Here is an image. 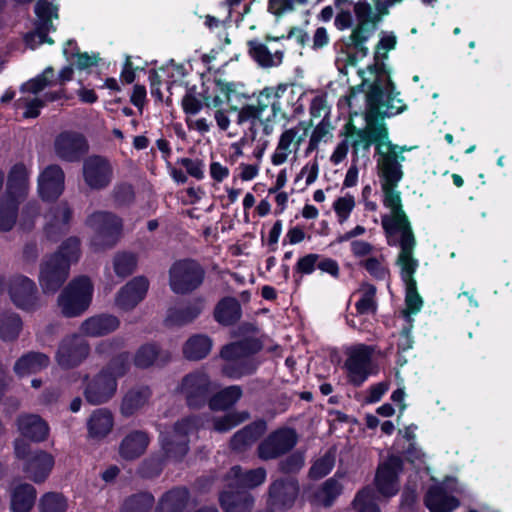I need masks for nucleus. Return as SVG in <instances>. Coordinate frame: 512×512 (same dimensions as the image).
Masks as SVG:
<instances>
[{
    "label": "nucleus",
    "mask_w": 512,
    "mask_h": 512,
    "mask_svg": "<svg viewBox=\"0 0 512 512\" xmlns=\"http://www.w3.org/2000/svg\"><path fill=\"white\" fill-rule=\"evenodd\" d=\"M90 345L79 334L64 337L58 346L56 361L64 369H70L80 365L89 355Z\"/></svg>",
    "instance_id": "obj_19"
},
{
    "label": "nucleus",
    "mask_w": 512,
    "mask_h": 512,
    "mask_svg": "<svg viewBox=\"0 0 512 512\" xmlns=\"http://www.w3.org/2000/svg\"><path fill=\"white\" fill-rule=\"evenodd\" d=\"M308 135V126L305 122L285 129L279 136L276 148L271 156V162L275 166L286 163L290 157L296 158L301 144Z\"/></svg>",
    "instance_id": "obj_16"
},
{
    "label": "nucleus",
    "mask_w": 512,
    "mask_h": 512,
    "mask_svg": "<svg viewBox=\"0 0 512 512\" xmlns=\"http://www.w3.org/2000/svg\"><path fill=\"white\" fill-rule=\"evenodd\" d=\"M150 396L151 391L148 387L129 390L122 399L120 407L122 415L126 417L133 415L147 403Z\"/></svg>",
    "instance_id": "obj_41"
},
{
    "label": "nucleus",
    "mask_w": 512,
    "mask_h": 512,
    "mask_svg": "<svg viewBox=\"0 0 512 512\" xmlns=\"http://www.w3.org/2000/svg\"><path fill=\"white\" fill-rule=\"evenodd\" d=\"M120 325L119 319L111 314H99L82 322L81 331L91 337H100L114 332Z\"/></svg>",
    "instance_id": "obj_36"
},
{
    "label": "nucleus",
    "mask_w": 512,
    "mask_h": 512,
    "mask_svg": "<svg viewBox=\"0 0 512 512\" xmlns=\"http://www.w3.org/2000/svg\"><path fill=\"white\" fill-rule=\"evenodd\" d=\"M113 415L108 409L95 410L87 421L88 436L92 439L105 438L113 428Z\"/></svg>",
    "instance_id": "obj_38"
},
{
    "label": "nucleus",
    "mask_w": 512,
    "mask_h": 512,
    "mask_svg": "<svg viewBox=\"0 0 512 512\" xmlns=\"http://www.w3.org/2000/svg\"><path fill=\"white\" fill-rule=\"evenodd\" d=\"M298 481L293 478H279L274 480L268 489L267 504L272 512H286L290 510L299 495Z\"/></svg>",
    "instance_id": "obj_18"
},
{
    "label": "nucleus",
    "mask_w": 512,
    "mask_h": 512,
    "mask_svg": "<svg viewBox=\"0 0 512 512\" xmlns=\"http://www.w3.org/2000/svg\"><path fill=\"white\" fill-rule=\"evenodd\" d=\"M455 481L447 479L443 483L434 485L427 491L424 503L430 512H453L460 501L454 495Z\"/></svg>",
    "instance_id": "obj_24"
},
{
    "label": "nucleus",
    "mask_w": 512,
    "mask_h": 512,
    "mask_svg": "<svg viewBox=\"0 0 512 512\" xmlns=\"http://www.w3.org/2000/svg\"><path fill=\"white\" fill-rule=\"evenodd\" d=\"M266 422L257 420L237 431L230 440L233 451L241 453L251 448L259 437L266 431Z\"/></svg>",
    "instance_id": "obj_34"
},
{
    "label": "nucleus",
    "mask_w": 512,
    "mask_h": 512,
    "mask_svg": "<svg viewBox=\"0 0 512 512\" xmlns=\"http://www.w3.org/2000/svg\"><path fill=\"white\" fill-rule=\"evenodd\" d=\"M37 491L29 483L16 484L11 490L10 509L12 512H30L36 501Z\"/></svg>",
    "instance_id": "obj_37"
},
{
    "label": "nucleus",
    "mask_w": 512,
    "mask_h": 512,
    "mask_svg": "<svg viewBox=\"0 0 512 512\" xmlns=\"http://www.w3.org/2000/svg\"><path fill=\"white\" fill-rule=\"evenodd\" d=\"M137 266V259L131 253H119L114 257V271L120 277L131 275Z\"/></svg>",
    "instance_id": "obj_55"
},
{
    "label": "nucleus",
    "mask_w": 512,
    "mask_h": 512,
    "mask_svg": "<svg viewBox=\"0 0 512 512\" xmlns=\"http://www.w3.org/2000/svg\"><path fill=\"white\" fill-rule=\"evenodd\" d=\"M49 364L47 355L40 352H30L20 357L15 365L14 371L18 375L36 373Z\"/></svg>",
    "instance_id": "obj_42"
},
{
    "label": "nucleus",
    "mask_w": 512,
    "mask_h": 512,
    "mask_svg": "<svg viewBox=\"0 0 512 512\" xmlns=\"http://www.w3.org/2000/svg\"><path fill=\"white\" fill-rule=\"evenodd\" d=\"M372 144H375L378 169L381 159L388 158L392 163L399 159L405 160L403 153L409 150L406 146L395 145L389 140L384 124H373L369 125L366 130H359L351 143L355 152L360 150L367 152Z\"/></svg>",
    "instance_id": "obj_6"
},
{
    "label": "nucleus",
    "mask_w": 512,
    "mask_h": 512,
    "mask_svg": "<svg viewBox=\"0 0 512 512\" xmlns=\"http://www.w3.org/2000/svg\"><path fill=\"white\" fill-rule=\"evenodd\" d=\"M373 348L364 344L352 347L345 361L348 379L356 386L365 382L371 373Z\"/></svg>",
    "instance_id": "obj_22"
},
{
    "label": "nucleus",
    "mask_w": 512,
    "mask_h": 512,
    "mask_svg": "<svg viewBox=\"0 0 512 512\" xmlns=\"http://www.w3.org/2000/svg\"><path fill=\"white\" fill-rule=\"evenodd\" d=\"M337 6L354 5L357 24L349 36L343 38V44L348 53L357 59H362L368 54L367 42L376 31L378 21L377 14L371 5L362 0H336Z\"/></svg>",
    "instance_id": "obj_4"
},
{
    "label": "nucleus",
    "mask_w": 512,
    "mask_h": 512,
    "mask_svg": "<svg viewBox=\"0 0 512 512\" xmlns=\"http://www.w3.org/2000/svg\"><path fill=\"white\" fill-rule=\"evenodd\" d=\"M333 138V127L329 119L323 118L312 130L309 137L305 155H309L319 148L321 143H328Z\"/></svg>",
    "instance_id": "obj_44"
},
{
    "label": "nucleus",
    "mask_w": 512,
    "mask_h": 512,
    "mask_svg": "<svg viewBox=\"0 0 512 512\" xmlns=\"http://www.w3.org/2000/svg\"><path fill=\"white\" fill-rule=\"evenodd\" d=\"M53 219L59 225V233L66 234L69 230L70 221L72 219V209L67 203H61L53 210Z\"/></svg>",
    "instance_id": "obj_59"
},
{
    "label": "nucleus",
    "mask_w": 512,
    "mask_h": 512,
    "mask_svg": "<svg viewBox=\"0 0 512 512\" xmlns=\"http://www.w3.org/2000/svg\"><path fill=\"white\" fill-rule=\"evenodd\" d=\"M54 149L56 155L61 159L75 162L88 152L89 145L82 134L64 131L56 137Z\"/></svg>",
    "instance_id": "obj_26"
},
{
    "label": "nucleus",
    "mask_w": 512,
    "mask_h": 512,
    "mask_svg": "<svg viewBox=\"0 0 512 512\" xmlns=\"http://www.w3.org/2000/svg\"><path fill=\"white\" fill-rule=\"evenodd\" d=\"M155 502L149 492H138L125 498L119 512H149Z\"/></svg>",
    "instance_id": "obj_45"
},
{
    "label": "nucleus",
    "mask_w": 512,
    "mask_h": 512,
    "mask_svg": "<svg viewBox=\"0 0 512 512\" xmlns=\"http://www.w3.org/2000/svg\"><path fill=\"white\" fill-rule=\"evenodd\" d=\"M212 348V340L203 334L189 337L182 346L183 357L188 361H200L208 356Z\"/></svg>",
    "instance_id": "obj_40"
},
{
    "label": "nucleus",
    "mask_w": 512,
    "mask_h": 512,
    "mask_svg": "<svg viewBox=\"0 0 512 512\" xmlns=\"http://www.w3.org/2000/svg\"><path fill=\"white\" fill-rule=\"evenodd\" d=\"M202 311L200 301L182 308L171 309L166 319L172 325L183 326L196 319Z\"/></svg>",
    "instance_id": "obj_47"
},
{
    "label": "nucleus",
    "mask_w": 512,
    "mask_h": 512,
    "mask_svg": "<svg viewBox=\"0 0 512 512\" xmlns=\"http://www.w3.org/2000/svg\"><path fill=\"white\" fill-rule=\"evenodd\" d=\"M404 161L399 159L392 163L388 158H384L379 162L378 169V174L381 178V188L384 194L383 204L386 208L390 209V214L382 216V226L390 245L392 244V237L400 234V251H402V245L406 238L412 239L413 248L416 246V240L410 223L402 209L400 193L396 190L398 183L403 177L402 162Z\"/></svg>",
    "instance_id": "obj_2"
},
{
    "label": "nucleus",
    "mask_w": 512,
    "mask_h": 512,
    "mask_svg": "<svg viewBox=\"0 0 512 512\" xmlns=\"http://www.w3.org/2000/svg\"><path fill=\"white\" fill-rule=\"evenodd\" d=\"M356 205L355 197L350 193L338 197L333 203V210L340 224L345 223Z\"/></svg>",
    "instance_id": "obj_54"
},
{
    "label": "nucleus",
    "mask_w": 512,
    "mask_h": 512,
    "mask_svg": "<svg viewBox=\"0 0 512 512\" xmlns=\"http://www.w3.org/2000/svg\"><path fill=\"white\" fill-rule=\"evenodd\" d=\"M57 6L47 0H38L35 5L37 19L34 23L35 29L25 35V43L30 48L37 44H53L54 41L48 37V32L53 28L52 20L58 18Z\"/></svg>",
    "instance_id": "obj_17"
},
{
    "label": "nucleus",
    "mask_w": 512,
    "mask_h": 512,
    "mask_svg": "<svg viewBox=\"0 0 512 512\" xmlns=\"http://www.w3.org/2000/svg\"><path fill=\"white\" fill-rule=\"evenodd\" d=\"M204 270L192 259L175 262L169 270V284L173 292L187 294L203 282Z\"/></svg>",
    "instance_id": "obj_11"
},
{
    "label": "nucleus",
    "mask_w": 512,
    "mask_h": 512,
    "mask_svg": "<svg viewBox=\"0 0 512 512\" xmlns=\"http://www.w3.org/2000/svg\"><path fill=\"white\" fill-rule=\"evenodd\" d=\"M363 266L370 275L376 279H385L388 275V269L384 264V258L382 256L368 258L363 262Z\"/></svg>",
    "instance_id": "obj_62"
},
{
    "label": "nucleus",
    "mask_w": 512,
    "mask_h": 512,
    "mask_svg": "<svg viewBox=\"0 0 512 512\" xmlns=\"http://www.w3.org/2000/svg\"><path fill=\"white\" fill-rule=\"evenodd\" d=\"M9 295L12 302L25 311H34L41 305L35 282L24 275H16L11 278Z\"/></svg>",
    "instance_id": "obj_21"
},
{
    "label": "nucleus",
    "mask_w": 512,
    "mask_h": 512,
    "mask_svg": "<svg viewBox=\"0 0 512 512\" xmlns=\"http://www.w3.org/2000/svg\"><path fill=\"white\" fill-rule=\"evenodd\" d=\"M148 287L149 281L144 276L133 278L117 293L116 305L124 311L134 309L145 298Z\"/></svg>",
    "instance_id": "obj_27"
},
{
    "label": "nucleus",
    "mask_w": 512,
    "mask_h": 512,
    "mask_svg": "<svg viewBox=\"0 0 512 512\" xmlns=\"http://www.w3.org/2000/svg\"><path fill=\"white\" fill-rule=\"evenodd\" d=\"M94 286L88 276L81 275L72 279L63 288L57 298V306L62 316L74 318L88 310Z\"/></svg>",
    "instance_id": "obj_8"
},
{
    "label": "nucleus",
    "mask_w": 512,
    "mask_h": 512,
    "mask_svg": "<svg viewBox=\"0 0 512 512\" xmlns=\"http://www.w3.org/2000/svg\"><path fill=\"white\" fill-rule=\"evenodd\" d=\"M165 459L163 455H152L143 460L137 469V474L143 479H153L159 476L164 468Z\"/></svg>",
    "instance_id": "obj_51"
},
{
    "label": "nucleus",
    "mask_w": 512,
    "mask_h": 512,
    "mask_svg": "<svg viewBox=\"0 0 512 512\" xmlns=\"http://www.w3.org/2000/svg\"><path fill=\"white\" fill-rule=\"evenodd\" d=\"M286 91L285 85L264 88L255 101L247 104V93L242 84L226 83V104L237 111V123L248 125L256 131L259 127L265 135L274 130L276 117L282 113L280 98Z\"/></svg>",
    "instance_id": "obj_1"
},
{
    "label": "nucleus",
    "mask_w": 512,
    "mask_h": 512,
    "mask_svg": "<svg viewBox=\"0 0 512 512\" xmlns=\"http://www.w3.org/2000/svg\"><path fill=\"white\" fill-rule=\"evenodd\" d=\"M198 422V416L189 415L160 429L159 442L167 459L182 461L189 451V435L197 429Z\"/></svg>",
    "instance_id": "obj_7"
},
{
    "label": "nucleus",
    "mask_w": 512,
    "mask_h": 512,
    "mask_svg": "<svg viewBox=\"0 0 512 512\" xmlns=\"http://www.w3.org/2000/svg\"><path fill=\"white\" fill-rule=\"evenodd\" d=\"M69 261L59 253L45 258L40 265L39 283L44 294H55L69 276Z\"/></svg>",
    "instance_id": "obj_15"
},
{
    "label": "nucleus",
    "mask_w": 512,
    "mask_h": 512,
    "mask_svg": "<svg viewBox=\"0 0 512 512\" xmlns=\"http://www.w3.org/2000/svg\"><path fill=\"white\" fill-rule=\"evenodd\" d=\"M241 396L242 391L239 386L226 387V430L244 422L249 417V414L245 411L236 412L228 409V406L237 402Z\"/></svg>",
    "instance_id": "obj_43"
},
{
    "label": "nucleus",
    "mask_w": 512,
    "mask_h": 512,
    "mask_svg": "<svg viewBox=\"0 0 512 512\" xmlns=\"http://www.w3.org/2000/svg\"><path fill=\"white\" fill-rule=\"evenodd\" d=\"M189 498L190 493L187 488L171 489L160 499L156 512H185Z\"/></svg>",
    "instance_id": "obj_39"
},
{
    "label": "nucleus",
    "mask_w": 512,
    "mask_h": 512,
    "mask_svg": "<svg viewBox=\"0 0 512 512\" xmlns=\"http://www.w3.org/2000/svg\"><path fill=\"white\" fill-rule=\"evenodd\" d=\"M390 75L381 70L377 73L367 94V106L373 116L392 117L406 110L407 106L399 97Z\"/></svg>",
    "instance_id": "obj_5"
},
{
    "label": "nucleus",
    "mask_w": 512,
    "mask_h": 512,
    "mask_svg": "<svg viewBox=\"0 0 512 512\" xmlns=\"http://www.w3.org/2000/svg\"><path fill=\"white\" fill-rule=\"evenodd\" d=\"M56 253H59L63 259L69 261V265L77 261L80 254V239L76 236L69 237L61 244Z\"/></svg>",
    "instance_id": "obj_58"
},
{
    "label": "nucleus",
    "mask_w": 512,
    "mask_h": 512,
    "mask_svg": "<svg viewBox=\"0 0 512 512\" xmlns=\"http://www.w3.org/2000/svg\"><path fill=\"white\" fill-rule=\"evenodd\" d=\"M401 471L402 461L398 456L392 455L379 464L374 485L382 497L391 498L399 492V475Z\"/></svg>",
    "instance_id": "obj_20"
},
{
    "label": "nucleus",
    "mask_w": 512,
    "mask_h": 512,
    "mask_svg": "<svg viewBox=\"0 0 512 512\" xmlns=\"http://www.w3.org/2000/svg\"><path fill=\"white\" fill-rule=\"evenodd\" d=\"M252 148V138L242 137L239 141L234 142L229 147V158L231 162H238L240 158L250 161V150Z\"/></svg>",
    "instance_id": "obj_57"
},
{
    "label": "nucleus",
    "mask_w": 512,
    "mask_h": 512,
    "mask_svg": "<svg viewBox=\"0 0 512 512\" xmlns=\"http://www.w3.org/2000/svg\"><path fill=\"white\" fill-rule=\"evenodd\" d=\"M125 341L121 337H113L101 341L95 348V352L101 356H110L124 347Z\"/></svg>",
    "instance_id": "obj_63"
},
{
    "label": "nucleus",
    "mask_w": 512,
    "mask_h": 512,
    "mask_svg": "<svg viewBox=\"0 0 512 512\" xmlns=\"http://www.w3.org/2000/svg\"><path fill=\"white\" fill-rule=\"evenodd\" d=\"M113 198L119 206L131 204L135 199L133 186L128 183H121L116 185L113 190Z\"/></svg>",
    "instance_id": "obj_60"
},
{
    "label": "nucleus",
    "mask_w": 512,
    "mask_h": 512,
    "mask_svg": "<svg viewBox=\"0 0 512 512\" xmlns=\"http://www.w3.org/2000/svg\"><path fill=\"white\" fill-rule=\"evenodd\" d=\"M39 194L45 201L56 200L64 189V172L58 165H49L38 181Z\"/></svg>",
    "instance_id": "obj_28"
},
{
    "label": "nucleus",
    "mask_w": 512,
    "mask_h": 512,
    "mask_svg": "<svg viewBox=\"0 0 512 512\" xmlns=\"http://www.w3.org/2000/svg\"><path fill=\"white\" fill-rule=\"evenodd\" d=\"M360 294L359 300L356 302L355 307L359 315L374 314L377 310L376 302V288L374 285L364 283L358 290Z\"/></svg>",
    "instance_id": "obj_49"
},
{
    "label": "nucleus",
    "mask_w": 512,
    "mask_h": 512,
    "mask_svg": "<svg viewBox=\"0 0 512 512\" xmlns=\"http://www.w3.org/2000/svg\"><path fill=\"white\" fill-rule=\"evenodd\" d=\"M17 425L21 435L33 442H42L48 437V424L39 415H20L17 418Z\"/></svg>",
    "instance_id": "obj_35"
},
{
    "label": "nucleus",
    "mask_w": 512,
    "mask_h": 512,
    "mask_svg": "<svg viewBox=\"0 0 512 512\" xmlns=\"http://www.w3.org/2000/svg\"><path fill=\"white\" fill-rule=\"evenodd\" d=\"M179 389L186 405L192 410H200L213 392L214 382L207 374L195 371L182 378Z\"/></svg>",
    "instance_id": "obj_13"
},
{
    "label": "nucleus",
    "mask_w": 512,
    "mask_h": 512,
    "mask_svg": "<svg viewBox=\"0 0 512 512\" xmlns=\"http://www.w3.org/2000/svg\"><path fill=\"white\" fill-rule=\"evenodd\" d=\"M310 115L312 118L322 117L327 119L329 114V106L327 103V96L325 94L316 95L310 103Z\"/></svg>",
    "instance_id": "obj_64"
},
{
    "label": "nucleus",
    "mask_w": 512,
    "mask_h": 512,
    "mask_svg": "<svg viewBox=\"0 0 512 512\" xmlns=\"http://www.w3.org/2000/svg\"><path fill=\"white\" fill-rule=\"evenodd\" d=\"M413 251L412 239L406 238L397 259L401 277L406 287V309L402 313L409 324L413 322L411 315L417 314L423 306L422 298L417 292L416 281L413 277L418 267V260L414 258Z\"/></svg>",
    "instance_id": "obj_9"
},
{
    "label": "nucleus",
    "mask_w": 512,
    "mask_h": 512,
    "mask_svg": "<svg viewBox=\"0 0 512 512\" xmlns=\"http://www.w3.org/2000/svg\"><path fill=\"white\" fill-rule=\"evenodd\" d=\"M83 396L91 405H101L112 399L117 390L116 377L107 369H102L93 377L83 379Z\"/></svg>",
    "instance_id": "obj_14"
},
{
    "label": "nucleus",
    "mask_w": 512,
    "mask_h": 512,
    "mask_svg": "<svg viewBox=\"0 0 512 512\" xmlns=\"http://www.w3.org/2000/svg\"><path fill=\"white\" fill-rule=\"evenodd\" d=\"M85 225L92 231L91 246L95 252L113 248L120 239L122 220L108 211L90 214Z\"/></svg>",
    "instance_id": "obj_10"
},
{
    "label": "nucleus",
    "mask_w": 512,
    "mask_h": 512,
    "mask_svg": "<svg viewBox=\"0 0 512 512\" xmlns=\"http://www.w3.org/2000/svg\"><path fill=\"white\" fill-rule=\"evenodd\" d=\"M261 349V343L250 333L226 345V376L238 378L246 373V357Z\"/></svg>",
    "instance_id": "obj_12"
},
{
    "label": "nucleus",
    "mask_w": 512,
    "mask_h": 512,
    "mask_svg": "<svg viewBox=\"0 0 512 512\" xmlns=\"http://www.w3.org/2000/svg\"><path fill=\"white\" fill-rule=\"evenodd\" d=\"M150 438L147 432L133 430L128 433L119 445V455L122 459L132 461L141 457L147 450Z\"/></svg>",
    "instance_id": "obj_31"
},
{
    "label": "nucleus",
    "mask_w": 512,
    "mask_h": 512,
    "mask_svg": "<svg viewBox=\"0 0 512 512\" xmlns=\"http://www.w3.org/2000/svg\"><path fill=\"white\" fill-rule=\"evenodd\" d=\"M251 57L263 68L279 66L283 61V49L277 46H268L257 40L249 41Z\"/></svg>",
    "instance_id": "obj_33"
},
{
    "label": "nucleus",
    "mask_w": 512,
    "mask_h": 512,
    "mask_svg": "<svg viewBox=\"0 0 512 512\" xmlns=\"http://www.w3.org/2000/svg\"><path fill=\"white\" fill-rule=\"evenodd\" d=\"M352 504L356 512H381L376 503L375 492L369 486L357 492Z\"/></svg>",
    "instance_id": "obj_50"
},
{
    "label": "nucleus",
    "mask_w": 512,
    "mask_h": 512,
    "mask_svg": "<svg viewBox=\"0 0 512 512\" xmlns=\"http://www.w3.org/2000/svg\"><path fill=\"white\" fill-rule=\"evenodd\" d=\"M83 177L91 189L101 190L111 182L112 167L109 161L102 156H89L83 162Z\"/></svg>",
    "instance_id": "obj_25"
},
{
    "label": "nucleus",
    "mask_w": 512,
    "mask_h": 512,
    "mask_svg": "<svg viewBox=\"0 0 512 512\" xmlns=\"http://www.w3.org/2000/svg\"><path fill=\"white\" fill-rule=\"evenodd\" d=\"M54 463V457L50 453L36 450L25 462L23 471L33 482L43 483L52 471Z\"/></svg>",
    "instance_id": "obj_29"
},
{
    "label": "nucleus",
    "mask_w": 512,
    "mask_h": 512,
    "mask_svg": "<svg viewBox=\"0 0 512 512\" xmlns=\"http://www.w3.org/2000/svg\"><path fill=\"white\" fill-rule=\"evenodd\" d=\"M267 473L264 468H256L243 471L241 467L231 468L229 475L226 476V512H250L254 499L248 492V489L255 488L266 479Z\"/></svg>",
    "instance_id": "obj_3"
},
{
    "label": "nucleus",
    "mask_w": 512,
    "mask_h": 512,
    "mask_svg": "<svg viewBox=\"0 0 512 512\" xmlns=\"http://www.w3.org/2000/svg\"><path fill=\"white\" fill-rule=\"evenodd\" d=\"M28 190V173L24 164H15L9 174L6 184V200L17 204L25 198Z\"/></svg>",
    "instance_id": "obj_32"
},
{
    "label": "nucleus",
    "mask_w": 512,
    "mask_h": 512,
    "mask_svg": "<svg viewBox=\"0 0 512 512\" xmlns=\"http://www.w3.org/2000/svg\"><path fill=\"white\" fill-rule=\"evenodd\" d=\"M296 443L297 434L293 429H278L259 444L258 456L262 460L276 459L290 451Z\"/></svg>",
    "instance_id": "obj_23"
},
{
    "label": "nucleus",
    "mask_w": 512,
    "mask_h": 512,
    "mask_svg": "<svg viewBox=\"0 0 512 512\" xmlns=\"http://www.w3.org/2000/svg\"><path fill=\"white\" fill-rule=\"evenodd\" d=\"M134 365L140 369H147L153 365L164 366L171 360L168 351L163 350L157 343L141 345L135 353Z\"/></svg>",
    "instance_id": "obj_30"
},
{
    "label": "nucleus",
    "mask_w": 512,
    "mask_h": 512,
    "mask_svg": "<svg viewBox=\"0 0 512 512\" xmlns=\"http://www.w3.org/2000/svg\"><path fill=\"white\" fill-rule=\"evenodd\" d=\"M335 465V453L328 451L324 456L319 458L310 469V477L313 479H320L333 469Z\"/></svg>",
    "instance_id": "obj_56"
},
{
    "label": "nucleus",
    "mask_w": 512,
    "mask_h": 512,
    "mask_svg": "<svg viewBox=\"0 0 512 512\" xmlns=\"http://www.w3.org/2000/svg\"><path fill=\"white\" fill-rule=\"evenodd\" d=\"M22 329V320L14 312L0 314V338L4 341H13L18 338Z\"/></svg>",
    "instance_id": "obj_46"
},
{
    "label": "nucleus",
    "mask_w": 512,
    "mask_h": 512,
    "mask_svg": "<svg viewBox=\"0 0 512 512\" xmlns=\"http://www.w3.org/2000/svg\"><path fill=\"white\" fill-rule=\"evenodd\" d=\"M18 204L15 201H0V232H8L15 226Z\"/></svg>",
    "instance_id": "obj_52"
},
{
    "label": "nucleus",
    "mask_w": 512,
    "mask_h": 512,
    "mask_svg": "<svg viewBox=\"0 0 512 512\" xmlns=\"http://www.w3.org/2000/svg\"><path fill=\"white\" fill-rule=\"evenodd\" d=\"M341 492L342 485L335 477H332L323 483V485L316 491L311 501L316 504L330 506Z\"/></svg>",
    "instance_id": "obj_48"
},
{
    "label": "nucleus",
    "mask_w": 512,
    "mask_h": 512,
    "mask_svg": "<svg viewBox=\"0 0 512 512\" xmlns=\"http://www.w3.org/2000/svg\"><path fill=\"white\" fill-rule=\"evenodd\" d=\"M67 506V499L57 492H48L39 501L40 512H65Z\"/></svg>",
    "instance_id": "obj_53"
},
{
    "label": "nucleus",
    "mask_w": 512,
    "mask_h": 512,
    "mask_svg": "<svg viewBox=\"0 0 512 512\" xmlns=\"http://www.w3.org/2000/svg\"><path fill=\"white\" fill-rule=\"evenodd\" d=\"M40 214V207L36 202H28L22 210L20 227L30 231L34 227V219Z\"/></svg>",
    "instance_id": "obj_61"
}]
</instances>
